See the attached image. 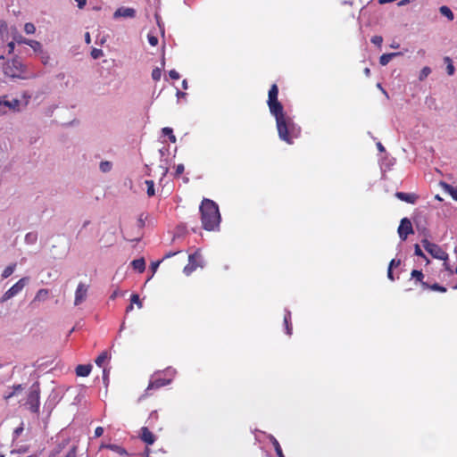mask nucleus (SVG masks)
Masks as SVG:
<instances>
[{"instance_id": "nucleus-16", "label": "nucleus", "mask_w": 457, "mask_h": 457, "mask_svg": "<svg viewBox=\"0 0 457 457\" xmlns=\"http://www.w3.org/2000/svg\"><path fill=\"white\" fill-rule=\"evenodd\" d=\"M395 196L400 199L401 201L409 203V204H415V202L418 199V195L415 194H410V193H404V192H397L395 194Z\"/></svg>"}, {"instance_id": "nucleus-4", "label": "nucleus", "mask_w": 457, "mask_h": 457, "mask_svg": "<svg viewBox=\"0 0 457 457\" xmlns=\"http://www.w3.org/2000/svg\"><path fill=\"white\" fill-rule=\"evenodd\" d=\"M421 244L425 250L434 258L442 261L448 258V254L438 245L429 242L427 238L422 239Z\"/></svg>"}, {"instance_id": "nucleus-14", "label": "nucleus", "mask_w": 457, "mask_h": 457, "mask_svg": "<svg viewBox=\"0 0 457 457\" xmlns=\"http://www.w3.org/2000/svg\"><path fill=\"white\" fill-rule=\"evenodd\" d=\"M19 105L20 101L18 99H12V101L0 99V114L5 112V108L10 110H17Z\"/></svg>"}, {"instance_id": "nucleus-44", "label": "nucleus", "mask_w": 457, "mask_h": 457, "mask_svg": "<svg viewBox=\"0 0 457 457\" xmlns=\"http://www.w3.org/2000/svg\"><path fill=\"white\" fill-rule=\"evenodd\" d=\"M148 42L151 46H155L158 44V38L157 37L154 35H148L147 36Z\"/></svg>"}, {"instance_id": "nucleus-23", "label": "nucleus", "mask_w": 457, "mask_h": 457, "mask_svg": "<svg viewBox=\"0 0 457 457\" xmlns=\"http://www.w3.org/2000/svg\"><path fill=\"white\" fill-rule=\"evenodd\" d=\"M111 355L107 351H104L101 353L98 357L96 359V364L99 367H102L104 362L110 359Z\"/></svg>"}, {"instance_id": "nucleus-18", "label": "nucleus", "mask_w": 457, "mask_h": 457, "mask_svg": "<svg viewBox=\"0 0 457 457\" xmlns=\"http://www.w3.org/2000/svg\"><path fill=\"white\" fill-rule=\"evenodd\" d=\"M102 448L109 449V450L118 453L119 455H126V456L129 455L126 449L118 445H112V444L103 445Z\"/></svg>"}, {"instance_id": "nucleus-9", "label": "nucleus", "mask_w": 457, "mask_h": 457, "mask_svg": "<svg viewBox=\"0 0 457 457\" xmlns=\"http://www.w3.org/2000/svg\"><path fill=\"white\" fill-rule=\"evenodd\" d=\"M21 63L18 60L13 59L12 62L6 63L4 67V73L12 78L20 77L21 73Z\"/></svg>"}, {"instance_id": "nucleus-52", "label": "nucleus", "mask_w": 457, "mask_h": 457, "mask_svg": "<svg viewBox=\"0 0 457 457\" xmlns=\"http://www.w3.org/2000/svg\"><path fill=\"white\" fill-rule=\"evenodd\" d=\"M387 278H388L391 281H394V280H395V278H394V275H393V269H390V268H388V269H387Z\"/></svg>"}, {"instance_id": "nucleus-50", "label": "nucleus", "mask_w": 457, "mask_h": 457, "mask_svg": "<svg viewBox=\"0 0 457 457\" xmlns=\"http://www.w3.org/2000/svg\"><path fill=\"white\" fill-rule=\"evenodd\" d=\"M179 251H177V252H169L167 253H165V255L163 256V258L162 259V261L165 260V259H168V258H170L174 255H176L177 253H179Z\"/></svg>"}, {"instance_id": "nucleus-39", "label": "nucleus", "mask_w": 457, "mask_h": 457, "mask_svg": "<svg viewBox=\"0 0 457 457\" xmlns=\"http://www.w3.org/2000/svg\"><path fill=\"white\" fill-rule=\"evenodd\" d=\"M414 253L417 256H420V257H422V258L426 259L427 262H428V260L427 259L426 255L424 254V253L422 252L420 246L418 244H416L414 245Z\"/></svg>"}, {"instance_id": "nucleus-19", "label": "nucleus", "mask_w": 457, "mask_h": 457, "mask_svg": "<svg viewBox=\"0 0 457 457\" xmlns=\"http://www.w3.org/2000/svg\"><path fill=\"white\" fill-rule=\"evenodd\" d=\"M48 295H49V290L48 289H46V288L39 289L37 292V294H36L32 303L44 302V301H46L47 299Z\"/></svg>"}, {"instance_id": "nucleus-53", "label": "nucleus", "mask_w": 457, "mask_h": 457, "mask_svg": "<svg viewBox=\"0 0 457 457\" xmlns=\"http://www.w3.org/2000/svg\"><path fill=\"white\" fill-rule=\"evenodd\" d=\"M14 46H15V41L14 40L10 42V43H8L9 54L13 52Z\"/></svg>"}, {"instance_id": "nucleus-45", "label": "nucleus", "mask_w": 457, "mask_h": 457, "mask_svg": "<svg viewBox=\"0 0 457 457\" xmlns=\"http://www.w3.org/2000/svg\"><path fill=\"white\" fill-rule=\"evenodd\" d=\"M77 456V446L73 445L64 457H76Z\"/></svg>"}, {"instance_id": "nucleus-13", "label": "nucleus", "mask_w": 457, "mask_h": 457, "mask_svg": "<svg viewBox=\"0 0 457 457\" xmlns=\"http://www.w3.org/2000/svg\"><path fill=\"white\" fill-rule=\"evenodd\" d=\"M139 438L148 445H154L156 440V436L146 427L141 428Z\"/></svg>"}, {"instance_id": "nucleus-22", "label": "nucleus", "mask_w": 457, "mask_h": 457, "mask_svg": "<svg viewBox=\"0 0 457 457\" xmlns=\"http://www.w3.org/2000/svg\"><path fill=\"white\" fill-rule=\"evenodd\" d=\"M399 54H400V53L384 54L379 58V63L382 66H385L393 59V57L399 55Z\"/></svg>"}, {"instance_id": "nucleus-24", "label": "nucleus", "mask_w": 457, "mask_h": 457, "mask_svg": "<svg viewBox=\"0 0 457 457\" xmlns=\"http://www.w3.org/2000/svg\"><path fill=\"white\" fill-rule=\"evenodd\" d=\"M444 62L446 64V72L449 76H452L454 74L455 68L453 64L452 59L448 56H445L444 58Z\"/></svg>"}, {"instance_id": "nucleus-10", "label": "nucleus", "mask_w": 457, "mask_h": 457, "mask_svg": "<svg viewBox=\"0 0 457 457\" xmlns=\"http://www.w3.org/2000/svg\"><path fill=\"white\" fill-rule=\"evenodd\" d=\"M28 404L29 405V409L32 412H37L39 410V390L36 388H31L28 395Z\"/></svg>"}, {"instance_id": "nucleus-55", "label": "nucleus", "mask_w": 457, "mask_h": 457, "mask_svg": "<svg viewBox=\"0 0 457 457\" xmlns=\"http://www.w3.org/2000/svg\"><path fill=\"white\" fill-rule=\"evenodd\" d=\"M85 41L87 44H90L91 42L90 34L88 32L85 34Z\"/></svg>"}, {"instance_id": "nucleus-61", "label": "nucleus", "mask_w": 457, "mask_h": 457, "mask_svg": "<svg viewBox=\"0 0 457 457\" xmlns=\"http://www.w3.org/2000/svg\"><path fill=\"white\" fill-rule=\"evenodd\" d=\"M182 86H183V88H184V89H187V80H183V82H182Z\"/></svg>"}, {"instance_id": "nucleus-5", "label": "nucleus", "mask_w": 457, "mask_h": 457, "mask_svg": "<svg viewBox=\"0 0 457 457\" xmlns=\"http://www.w3.org/2000/svg\"><path fill=\"white\" fill-rule=\"evenodd\" d=\"M29 280V278L28 277L21 278L2 295L0 302L4 303L17 295L20 292L22 291L24 287L28 284Z\"/></svg>"}, {"instance_id": "nucleus-8", "label": "nucleus", "mask_w": 457, "mask_h": 457, "mask_svg": "<svg viewBox=\"0 0 457 457\" xmlns=\"http://www.w3.org/2000/svg\"><path fill=\"white\" fill-rule=\"evenodd\" d=\"M397 232H398L399 237L403 241H405L409 235L414 233L412 224L408 218H403L401 220Z\"/></svg>"}, {"instance_id": "nucleus-37", "label": "nucleus", "mask_w": 457, "mask_h": 457, "mask_svg": "<svg viewBox=\"0 0 457 457\" xmlns=\"http://www.w3.org/2000/svg\"><path fill=\"white\" fill-rule=\"evenodd\" d=\"M112 169V163L110 162H102L100 163V170L103 172H108Z\"/></svg>"}, {"instance_id": "nucleus-36", "label": "nucleus", "mask_w": 457, "mask_h": 457, "mask_svg": "<svg viewBox=\"0 0 457 457\" xmlns=\"http://www.w3.org/2000/svg\"><path fill=\"white\" fill-rule=\"evenodd\" d=\"M162 77V70L160 68H155L152 71V78L154 81H158Z\"/></svg>"}, {"instance_id": "nucleus-49", "label": "nucleus", "mask_w": 457, "mask_h": 457, "mask_svg": "<svg viewBox=\"0 0 457 457\" xmlns=\"http://www.w3.org/2000/svg\"><path fill=\"white\" fill-rule=\"evenodd\" d=\"M104 434V428L102 427H97L95 429V436L100 437Z\"/></svg>"}, {"instance_id": "nucleus-46", "label": "nucleus", "mask_w": 457, "mask_h": 457, "mask_svg": "<svg viewBox=\"0 0 457 457\" xmlns=\"http://www.w3.org/2000/svg\"><path fill=\"white\" fill-rule=\"evenodd\" d=\"M162 262V260H160V261L154 262L151 263L150 269H151L153 273L156 272V270H157V269H158V267H159V265L161 264Z\"/></svg>"}, {"instance_id": "nucleus-12", "label": "nucleus", "mask_w": 457, "mask_h": 457, "mask_svg": "<svg viewBox=\"0 0 457 457\" xmlns=\"http://www.w3.org/2000/svg\"><path fill=\"white\" fill-rule=\"evenodd\" d=\"M411 279L414 280L415 285L420 283V287L422 290H428L429 287V284L426 281H424V274L421 270H413L411 273Z\"/></svg>"}, {"instance_id": "nucleus-30", "label": "nucleus", "mask_w": 457, "mask_h": 457, "mask_svg": "<svg viewBox=\"0 0 457 457\" xmlns=\"http://www.w3.org/2000/svg\"><path fill=\"white\" fill-rule=\"evenodd\" d=\"M27 45L29 46L35 52L41 50V44L38 41L29 39Z\"/></svg>"}, {"instance_id": "nucleus-56", "label": "nucleus", "mask_w": 457, "mask_h": 457, "mask_svg": "<svg viewBox=\"0 0 457 457\" xmlns=\"http://www.w3.org/2000/svg\"><path fill=\"white\" fill-rule=\"evenodd\" d=\"M410 3V0H401L399 3H398V5L399 6H402V5H405L407 4Z\"/></svg>"}, {"instance_id": "nucleus-2", "label": "nucleus", "mask_w": 457, "mask_h": 457, "mask_svg": "<svg viewBox=\"0 0 457 457\" xmlns=\"http://www.w3.org/2000/svg\"><path fill=\"white\" fill-rule=\"evenodd\" d=\"M272 115L276 120L279 138L287 144H293V139L300 134V128L294 123L293 120L284 111Z\"/></svg>"}, {"instance_id": "nucleus-31", "label": "nucleus", "mask_w": 457, "mask_h": 457, "mask_svg": "<svg viewBox=\"0 0 457 457\" xmlns=\"http://www.w3.org/2000/svg\"><path fill=\"white\" fill-rule=\"evenodd\" d=\"M22 390V386L21 385H17V386H13V390L6 395H4V399L5 400H9L10 398H12V396L15 395L16 392L17 391H21Z\"/></svg>"}, {"instance_id": "nucleus-11", "label": "nucleus", "mask_w": 457, "mask_h": 457, "mask_svg": "<svg viewBox=\"0 0 457 457\" xmlns=\"http://www.w3.org/2000/svg\"><path fill=\"white\" fill-rule=\"evenodd\" d=\"M88 291V286L84 283H79L77 287V289L75 291V299H74V304L79 305L82 303L87 295Z\"/></svg>"}, {"instance_id": "nucleus-38", "label": "nucleus", "mask_w": 457, "mask_h": 457, "mask_svg": "<svg viewBox=\"0 0 457 457\" xmlns=\"http://www.w3.org/2000/svg\"><path fill=\"white\" fill-rule=\"evenodd\" d=\"M104 55L103 50L98 48H93L91 51V56L93 59H98Z\"/></svg>"}, {"instance_id": "nucleus-7", "label": "nucleus", "mask_w": 457, "mask_h": 457, "mask_svg": "<svg viewBox=\"0 0 457 457\" xmlns=\"http://www.w3.org/2000/svg\"><path fill=\"white\" fill-rule=\"evenodd\" d=\"M171 379L161 378L159 373H155L154 376H152L149 384L147 386V388L145 390V395H150V391L159 389L162 386H168L170 384Z\"/></svg>"}, {"instance_id": "nucleus-57", "label": "nucleus", "mask_w": 457, "mask_h": 457, "mask_svg": "<svg viewBox=\"0 0 457 457\" xmlns=\"http://www.w3.org/2000/svg\"><path fill=\"white\" fill-rule=\"evenodd\" d=\"M117 295H118V291H114V292L111 295L110 298H111L112 300H114V299L117 297Z\"/></svg>"}, {"instance_id": "nucleus-48", "label": "nucleus", "mask_w": 457, "mask_h": 457, "mask_svg": "<svg viewBox=\"0 0 457 457\" xmlns=\"http://www.w3.org/2000/svg\"><path fill=\"white\" fill-rule=\"evenodd\" d=\"M400 264H401V261L400 260L393 259L389 262L388 268L393 269L394 267H398Z\"/></svg>"}, {"instance_id": "nucleus-25", "label": "nucleus", "mask_w": 457, "mask_h": 457, "mask_svg": "<svg viewBox=\"0 0 457 457\" xmlns=\"http://www.w3.org/2000/svg\"><path fill=\"white\" fill-rule=\"evenodd\" d=\"M439 12L442 15L445 16L448 18L449 21H453L454 16H453V12L451 11V9L446 6V5H443L440 7L439 9Z\"/></svg>"}, {"instance_id": "nucleus-43", "label": "nucleus", "mask_w": 457, "mask_h": 457, "mask_svg": "<svg viewBox=\"0 0 457 457\" xmlns=\"http://www.w3.org/2000/svg\"><path fill=\"white\" fill-rule=\"evenodd\" d=\"M376 46H381L383 38L381 36H373L370 40Z\"/></svg>"}, {"instance_id": "nucleus-58", "label": "nucleus", "mask_w": 457, "mask_h": 457, "mask_svg": "<svg viewBox=\"0 0 457 457\" xmlns=\"http://www.w3.org/2000/svg\"><path fill=\"white\" fill-rule=\"evenodd\" d=\"M364 74L369 77L370 75V68H365L364 69Z\"/></svg>"}, {"instance_id": "nucleus-33", "label": "nucleus", "mask_w": 457, "mask_h": 457, "mask_svg": "<svg viewBox=\"0 0 457 457\" xmlns=\"http://www.w3.org/2000/svg\"><path fill=\"white\" fill-rule=\"evenodd\" d=\"M130 302L132 304L136 303L138 308H142V306H143V303H142L138 295H137V294H133L131 295Z\"/></svg>"}, {"instance_id": "nucleus-20", "label": "nucleus", "mask_w": 457, "mask_h": 457, "mask_svg": "<svg viewBox=\"0 0 457 457\" xmlns=\"http://www.w3.org/2000/svg\"><path fill=\"white\" fill-rule=\"evenodd\" d=\"M131 265L134 270H137L139 273L144 272L145 270V262L144 258H139L132 261Z\"/></svg>"}, {"instance_id": "nucleus-54", "label": "nucleus", "mask_w": 457, "mask_h": 457, "mask_svg": "<svg viewBox=\"0 0 457 457\" xmlns=\"http://www.w3.org/2000/svg\"><path fill=\"white\" fill-rule=\"evenodd\" d=\"M377 148L381 153L385 152V147L383 146V145L380 142L377 143Z\"/></svg>"}, {"instance_id": "nucleus-35", "label": "nucleus", "mask_w": 457, "mask_h": 457, "mask_svg": "<svg viewBox=\"0 0 457 457\" xmlns=\"http://www.w3.org/2000/svg\"><path fill=\"white\" fill-rule=\"evenodd\" d=\"M24 30L27 34H34L36 31V27L33 23L27 22L24 26Z\"/></svg>"}, {"instance_id": "nucleus-29", "label": "nucleus", "mask_w": 457, "mask_h": 457, "mask_svg": "<svg viewBox=\"0 0 457 457\" xmlns=\"http://www.w3.org/2000/svg\"><path fill=\"white\" fill-rule=\"evenodd\" d=\"M145 184L147 187V189H146L147 195L150 197L154 196L155 194L154 181L153 180H145Z\"/></svg>"}, {"instance_id": "nucleus-51", "label": "nucleus", "mask_w": 457, "mask_h": 457, "mask_svg": "<svg viewBox=\"0 0 457 457\" xmlns=\"http://www.w3.org/2000/svg\"><path fill=\"white\" fill-rule=\"evenodd\" d=\"M78 4V7L79 9H82L85 7L86 4H87V0H75Z\"/></svg>"}, {"instance_id": "nucleus-28", "label": "nucleus", "mask_w": 457, "mask_h": 457, "mask_svg": "<svg viewBox=\"0 0 457 457\" xmlns=\"http://www.w3.org/2000/svg\"><path fill=\"white\" fill-rule=\"evenodd\" d=\"M15 268H16V264H15V263L11 264V265H8V266L4 270V271H3V273H2V278H7L8 277H10V276L13 273V271H14V270H15Z\"/></svg>"}, {"instance_id": "nucleus-40", "label": "nucleus", "mask_w": 457, "mask_h": 457, "mask_svg": "<svg viewBox=\"0 0 457 457\" xmlns=\"http://www.w3.org/2000/svg\"><path fill=\"white\" fill-rule=\"evenodd\" d=\"M430 72H431V70L429 67H424L420 71V79L423 80L430 74Z\"/></svg>"}, {"instance_id": "nucleus-32", "label": "nucleus", "mask_w": 457, "mask_h": 457, "mask_svg": "<svg viewBox=\"0 0 457 457\" xmlns=\"http://www.w3.org/2000/svg\"><path fill=\"white\" fill-rule=\"evenodd\" d=\"M442 185L451 194L453 198L457 200V192L455 191V189L452 186H450L446 183H442Z\"/></svg>"}, {"instance_id": "nucleus-47", "label": "nucleus", "mask_w": 457, "mask_h": 457, "mask_svg": "<svg viewBox=\"0 0 457 457\" xmlns=\"http://www.w3.org/2000/svg\"><path fill=\"white\" fill-rule=\"evenodd\" d=\"M169 76L170 77L171 79H179V74L175 70L170 71Z\"/></svg>"}, {"instance_id": "nucleus-1", "label": "nucleus", "mask_w": 457, "mask_h": 457, "mask_svg": "<svg viewBox=\"0 0 457 457\" xmlns=\"http://www.w3.org/2000/svg\"><path fill=\"white\" fill-rule=\"evenodd\" d=\"M201 221L205 230L212 231L220 226V214L218 204L212 200L204 198L199 207Z\"/></svg>"}, {"instance_id": "nucleus-17", "label": "nucleus", "mask_w": 457, "mask_h": 457, "mask_svg": "<svg viewBox=\"0 0 457 457\" xmlns=\"http://www.w3.org/2000/svg\"><path fill=\"white\" fill-rule=\"evenodd\" d=\"M92 370L91 364H79L76 367V375L78 377H87Z\"/></svg>"}, {"instance_id": "nucleus-42", "label": "nucleus", "mask_w": 457, "mask_h": 457, "mask_svg": "<svg viewBox=\"0 0 457 457\" xmlns=\"http://www.w3.org/2000/svg\"><path fill=\"white\" fill-rule=\"evenodd\" d=\"M185 170V167L182 163L178 164L175 168V177L179 178Z\"/></svg>"}, {"instance_id": "nucleus-15", "label": "nucleus", "mask_w": 457, "mask_h": 457, "mask_svg": "<svg viewBox=\"0 0 457 457\" xmlns=\"http://www.w3.org/2000/svg\"><path fill=\"white\" fill-rule=\"evenodd\" d=\"M135 15H136L135 9L129 8V7L118 8L113 14L114 18H118V17L133 18V17H135Z\"/></svg>"}, {"instance_id": "nucleus-63", "label": "nucleus", "mask_w": 457, "mask_h": 457, "mask_svg": "<svg viewBox=\"0 0 457 457\" xmlns=\"http://www.w3.org/2000/svg\"><path fill=\"white\" fill-rule=\"evenodd\" d=\"M435 198L437 199L438 201H442V198L439 196V195H436Z\"/></svg>"}, {"instance_id": "nucleus-27", "label": "nucleus", "mask_w": 457, "mask_h": 457, "mask_svg": "<svg viewBox=\"0 0 457 457\" xmlns=\"http://www.w3.org/2000/svg\"><path fill=\"white\" fill-rule=\"evenodd\" d=\"M162 132L164 136H168L170 142H176V137L173 134V130L171 128L165 127L162 129Z\"/></svg>"}, {"instance_id": "nucleus-3", "label": "nucleus", "mask_w": 457, "mask_h": 457, "mask_svg": "<svg viewBox=\"0 0 457 457\" xmlns=\"http://www.w3.org/2000/svg\"><path fill=\"white\" fill-rule=\"evenodd\" d=\"M278 87L276 84H273L269 90L267 101L271 114L284 111L282 104L278 99Z\"/></svg>"}, {"instance_id": "nucleus-34", "label": "nucleus", "mask_w": 457, "mask_h": 457, "mask_svg": "<svg viewBox=\"0 0 457 457\" xmlns=\"http://www.w3.org/2000/svg\"><path fill=\"white\" fill-rule=\"evenodd\" d=\"M428 289H431L433 291L441 292V293H445L446 292V288L445 287L440 286L437 283H434L433 285H429Z\"/></svg>"}, {"instance_id": "nucleus-60", "label": "nucleus", "mask_w": 457, "mask_h": 457, "mask_svg": "<svg viewBox=\"0 0 457 457\" xmlns=\"http://www.w3.org/2000/svg\"><path fill=\"white\" fill-rule=\"evenodd\" d=\"M29 237H33V239H35L36 236L35 235H31V234H27L26 240H29Z\"/></svg>"}, {"instance_id": "nucleus-62", "label": "nucleus", "mask_w": 457, "mask_h": 457, "mask_svg": "<svg viewBox=\"0 0 457 457\" xmlns=\"http://www.w3.org/2000/svg\"><path fill=\"white\" fill-rule=\"evenodd\" d=\"M138 224L140 227H143L145 225V222L141 218L138 220Z\"/></svg>"}, {"instance_id": "nucleus-64", "label": "nucleus", "mask_w": 457, "mask_h": 457, "mask_svg": "<svg viewBox=\"0 0 457 457\" xmlns=\"http://www.w3.org/2000/svg\"><path fill=\"white\" fill-rule=\"evenodd\" d=\"M378 88L382 89L381 84H379V83L378 84Z\"/></svg>"}, {"instance_id": "nucleus-26", "label": "nucleus", "mask_w": 457, "mask_h": 457, "mask_svg": "<svg viewBox=\"0 0 457 457\" xmlns=\"http://www.w3.org/2000/svg\"><path fill=\"white\" fill-rule=\"evenodd\" d=\"M271 443L274 446V449H275V452H276L278 457H285L278 441L274 436H271Z\"/></svg>"}, {"instance_id": "nucleus-41", "label": "nucleus", "mask_w": 457, "mask_h": 457, "mask_svg": "<svg viewBox=\"0 0 457 457\" xmlns=\"http://www.w3.org/2000/svg\"><path fill=\"white\" fill-rule=\"evenodd\" d=\"M13 40L15 41V43L17 44H26L28 43V40L27 38H25L24 37H22L21 35H16L13 37Z\"/></svg>"}, {"instance_id": "nucleus-6", "label": "nucleus", "mask_w": 457, "mask_h": 457, "mask_svg": "<svg viewBox=\"0 0 457 457\" xmlns=\"http://www.w3.org/2000/svg\"><path fill=\"white\" fill-rule=\"evenodd\" d=\"M198 267H203L202 254L199 249L189 254L188 263L184 267V273L188 276Z\"/></svg>"}, {"instance_id": "nucleus-21", "label": "nucleus", "mask_w": 457, "mask_h": 457, "mask_svg": "<svg viewBox=\"0 0 457 457\" xmlns=\"http://www.w3.org/2000/svg\"><path fill=\"white\" fill-rule=\"evenodd\" d=\"M284 323H285V327H286V333L288 336H291L293 328H292V324H291V312H287L286 314L284 315Z\"/></svg>"}, {"instance_id": "nucleus-59", "label": "nucleus", "mask_w": 457, "mask_h": 457, "mask_svg": "<svg viewBox=\"0 0 457 457\" xmlns=\"http://www.w3.org/2000/svg\"><path fill=\"white\" fill-rule=\"evenodd\" d=\"M133 310V304L130 303V304L127 307L126 312H130Z\"/></svg>"}]
</instances>
